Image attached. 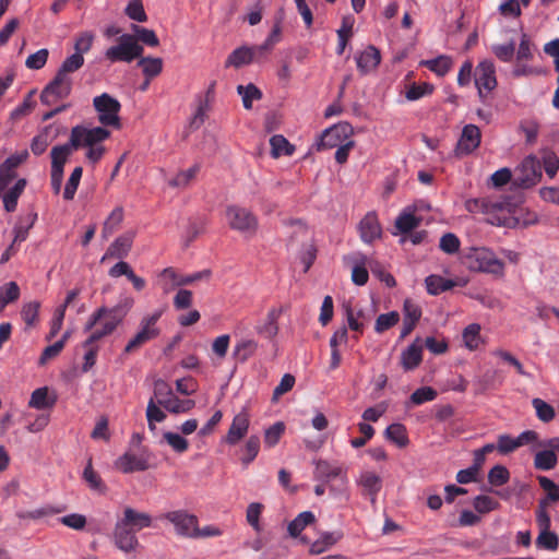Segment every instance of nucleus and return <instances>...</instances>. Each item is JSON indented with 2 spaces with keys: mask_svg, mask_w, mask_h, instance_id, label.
<instances>
[{
  "mask_svg": "<svg viewBox=\"0 0 559 559\" xmlns=\"http://www.w3.org/2000/svg\"><path fill=\"white\" fill-rule=\"evenodd\" d=\"M259 450L260 438L258 436L249 437L243 448V456L241 457L242 464H250L258 456Z\"/></svg>",
  "mask_w": 559,
  "mask_h": 559,
  "instance_id": "5fc2aeb1",
  "label": "nucleus"
},
{
  "mask_svg": "<svg viewBox=\"0 0 559 559\" xmlns=\"http://www.w3.org/2000/svg\"><path fill=\"white\" fill-rule=\"evenodd\" d=\"M134 235L132 233H126L118 237L107 249L103 260L106 258L123 259L128 255L131 250Z\"/></svg>",
  "mask_w": 559,
  "mask_h": 559,
  "instance_id": "5701e85b",
  "label": "nucleus"
},
{
  "mask_svg": "<svg viewBox=\"0 0 559 559\" xmlns=\"http://www.w3.org/2000/svg\"><path fill=\"white\" fill-rule=\"evenodd\" d=\"M542 178V165L535 156L526 157L515 169L513 183L521 188L535 186Z\"/></svg>",
  "mask_w": 559,
  "mask_h": 559,
  "instance_id": "9b49d317",
  "label": "nucleus"
},
{
  "mask_svg": "<svg viewBox=\"0 0 559 559\" xmlns=\"http://www.w3.org/2000/svg\"><path fill=\"white\" fill-rule=\"evenodd\" d=\"M316 521V516L311 511L299 513L287 526L288 534L292 537H298L300 533Z\"/></svg>",
  "mask_w": 559,
  "mask_h": 559,
  "instance_id": "473e14b6",
  "label": "nucleus"
},
{
  "mask_svg": "<svg viewBox=\"0 0 559 559\" xmlns=\"http://www.w3.org/2000/svg\"><path fill=\"white\" fill-rule=\"evenodd\" d=\"M437 395V391L431 386H421L412 393L411 402L415 405H421L426 402L433 401Z\"/></svg>",
  "mask_w": 559,
  "mask_h": 559,
  "instance_id": "e2e57ef3",
  "label": "nucleus"
},
{
  "mask_svg": "<svg viewBox=\"0 0 559 559\" xmlns=\"http://www.w3.org/2000/svg\"><path fill=\"white\" fill-rule=\"evenodd\" d=\"M163 518L174 525L177 535L187 538L198 535V518L187 510L169 511Z\"/></svg>",
  "mask_w": 559,
  "mask_h": 559,
  "instance_id": "f8f14e48",
  "label": "nucleus"
},
{
  "mask_svg": "<svg viewBox=\"0 0 559 559\" xmlns=\"http://www.w3.org/2000/svg\"><path fill=\"white\" fill-rule=\"evenodd\" d=\"M421 64L437 75L444 76L452 68V60L448 56H439L435 59L425 60Z\"/></svg>",
  "mask_w": 559,
  "mask_h": 559,
  "instance_id": "e433bc0d",
  "label": "nucleus"
},
{
  "mask_svg": "<svg viewBox=\"0 0 559 559\" xmlns=\"http://www.w3.org/2000/svg\"><path fill=\"white\" fill-rule=\"evenodd\" d=\"M384 435L388 440L395 443L399 448H405L409 442L406 428L402 424L390 425L385 429Z\"/></svg>",
  "mask_w": 559,
  "mask_h": 559,
  "instance_id": "c9c22d12",
  "label": "nucleus"
},
{
  "mask_svg": "<svg viewBox=\"0 0 559 559\" xmlns=\"http://www.w3.org/2000/svg\"><path fill=\"white\" fill-rule=\"evenodd\" d=\"M20 297V287L15 282H9L0 287V312Z\"/></svg>",
  "mask_w": 559,
  "mask_h": 559,
  "instance_id": "c03bdc74",
  "label": "nucleus"
},
{
  "mask_svg": "<svg viewBox=\"0 0 559 559\" xmlns=\"http://www.w3.org/2000/svg\"><path fill=\"white\" fill-rule=\"evenodd\" d=\"M84 64V57L80 53H72L68 58L64 59L61 67L57 71L66 76H70L71 73H74L79 69H81Z\"/></svg>",
  "mask_w": 559,
  "mask_h": 559,
  "instance_id": "8fccbe9b",
  "label": "nucleus"
},
{
  "mask_svg": "<svg viewBox=\"0 0 559 559\" xmlns=\"http://www.w3.org/2000/svg\"><path fill=\"white\" fill-rule=\"evenodd\" d=\"M253 62L252 49L247 46L235 49L226 59L225 67L241 68Z\"/></svg>",
  "mask_w": 559,
  "mask_h": 559,
  "instance_id": "7c9ffc66",
  "label": "nucleus"
},
{
  "mask_svg": "<svg viewBox=\"0 0 559 559\" xmlns=\"http://www.w3.org/2000/svg\"><path fill=\"white\" fill-rule=\"evenodd\" d=\"M115 545L123 552L135 550L139 545L136 533L124 524L120 519L114 530Z\"/></svg>",
  "mask_w": 559,
  "mask_h": 559,
  "instance_id": "4468645a",
  "label": "nucleus"
},
{
  "mask_svg": "<svg viewBox=\"0 0 559 559\" xmlns=\"http://www.w3.org/2000/svg\"><path fill=\"white\" fill-rule=\"evenodd\" d=\"M73 80L61 73H56L53 80L45 86L40 94V102L44 105H51L58 99L67 98L72 91Z\"/></svg>",
  "mask_w": 559,
  "mask_h": 559,
  "instance_id": "9d476101",
  "label": "nucleus"
},
{
  "mask_svg": "<svg viewBox=\"0 0 559 559\" xmlns=\"http://www.w3.org/2000/svg\"><path fill=\"white\" fill-rule=\"evenodd\" d=\"M56 396L49 397L48 388L43 386L33 391L28 406L36 409L51 408L56 404Z\"/></svg>",
  "mask_w": 559,
  "mask_h": 559,
  "instance_id": "2f4dec72",
  "label": "nucleus"
},
{
  "mask_svg": "<svg viewBox=\"0 0 559 559\" xmlns=\"http://www.w3.org/2000/svg\"><path fill=\"white\" fill-rule=\"evenodd\" d=\"M270 144L273 157H280L282 155L290 156L295 151L294 146L287 141V139L281 134L273 135L270 139Z\"/></svg>",
  "mask_w": 559,
  "mask_h": 559,
  "instance_id": "79ce46f5",
  "label": "nucleus"
},
{
  "mask_svg": "<svg viewBox=\"0 0 559 559\" xmlns=\"http://www.w3.org/2000/svg\"><path fill=\"white\" fill-rule=\"evenodd\" d=\"M285 431V425L277 421L265 430L264 443L267 448L275 447Z\"/></svg>",
  "mask_w": 559,
  "mask_h": 559,
  "instance_id": "13d9d810",
  "label": "nucleus"
},
{
  "mask_svg": "<svg viewBox=\"0 0 559 559\" xmlns=\"http://www.w3.org/2000/svg\"><path fill=\"white\" fill-rule=\"evenodd\" d=\"M200 171V165L194 164L187 170L180 171L169 181L171 187H187L191 180L195 178L198 173Z\"/></svg>",
  "mask_w": 559,
  "mask_h": 559,
  "instance_id": "6e6d98bb",
  "label": "nucleus"
},
{
  "mask_svg": "<svg viewBox=\"0 0 559 559\" xmlns=\"http://www.w3.org/2000/svg\"><path fill=\"white\" fill-rule=\"evenodd\" d=\"M195 406L193 400H180L174 395L170 400L163 401L162 407L173 414L188 413Z\"/></svg>",
  "mask_w": 559,
  "mask_h": 559,
  "instance_id": "ea45409f",
  "label": "nucleus"
},
{
  "mask_svg": "<svg viewBox=\"0 0 559 559\" xmlns=\"http://www.w3.org/2000/svg\"><path fill=\"white\" fill-rule=\"evenodd\" d=\"M82 174L83 168L80 166L75 167L71 173L63 190V199L66 201H71L74 199L75 192L82 178Z\"/></svg>",
  "mask_w": 559,
  "mask_h": 559,
  "instance_id": "49530a36",
  "label": "nucleus"
},
{
  "mask_svg": "<svg viewBox=\"0 0 559 559\" xmlns=\"http://www.w3.org/2000/svg\"><path fill=\"white\" fill-rule=\"evenodd\" d=\"M481 133L477 126L467 124L463 128L461 138L456 144L457 155H467L476 150L480 144Z\"/></svg>",
  "mask_w": 559,
  "mask_h": 559,
  "instance_id": "2eb2a0df",
  "label": "nucleus"
},
{
  "mask_svg": "<svg viewBox=\"0 0 559 559\" xmlns=\"http://www.w3.org/2000/svg\"><path fill=\"white\" fill-rule=\"evenodd\" d=\"M475 85L481 97L484 91L491 92L497 86L496 67L491 60L480 61L475 69Z\"/></svg>",
  "mask_w": 559,
  "mask_h": 559,
  "instance_id": "ddd939ff",
  "label": "nucleus"
},
{
  "mask_svg": "<svg viewBox=\"0 0 559 559\" xmlns=\"http://www.w3.org/2000/svg\"><path fill=\"white\" fill-rule=\"evenodd\" d=\"M134 299L131 296H120L117 305L114 307H99L88 318L84 330L92 331L91 335L83 342L82 346L86 349L82 371L87 372L96 362L98 346L95 345L99 340L112 334L123 322L127 314L133 308Z\"/></svg>",
  "mask_w": 559,
  "mask_h": 559,
  "instance_id": "f257e3e1",
  "label": "nucleus"
},
{
  "mask_svg": "<svg viewBox=\"0 0 559 559\" xmlns=\"http://www.w3.org/2000/svg\"><path fill=\"white\" fill-rule=\"evenodd\" d=\"M463 263L475 272H484L492 275H503L504 263L496 254L485 248H469L463 255Z\"/></svg>",
  "mask_w": 559,
  "mask_h": 559,
  "instance_id": "7ed1b4c3",
  "label": "nucleus"
},
{
  "mask_svg": "<svg viewBox=\"0 0 559 559\" xmlns=\"http://www.w3.org/2000/svg\"><path fill=\"white\" fill-rule=\"evenodd\" d=\"M120 520L135 533L143 528L151 527L153 523V519L148 513L140 512L131 507L124 508L123 515Z\"/></svg>",
  "mask_w": 559,
  "mask_h": 559,
  "instance_id": "aec40b11",
  "label": "nucleus"
},
{
  "mask_svg": "<svg viewBox=\"0 0 559 559\" xmlns=\"http://www.w3.org/2000/svg\"><path fill=\"white\" fill-rule=\"evenodd\" d=\"M355 60L359 73L366 75L378 68L381 62V53L374 46L369 45L355 57Z\"/></svg>",
  "mask_w": 559,
  "mask_h": 559,
  "instance_id": "dca6fc26",
  "label": "nucleus"
},
{
  "mask_svg": "<svg viewBox=\"0 0 559 559\" xmlns=\"http://www.w3.org/2000/svg\"><path fill=\"white\" fill-rule=\"evenodd\" d=\"M83 478L88 484L90 488L98 492H105L106 486L100 476L93 469L91 462L84 468Z\"/></svg>",
  "mask_w": 559,
  "mask_h": 559,
  "instance_id": "4d7b16f0",
  "label": "nucleus"
},
{
  "mask_svg": "<svg viewBox=\"0 0 559 559\" xmlns=\"http://www.w3.org/2000/svg\"><path fill=\"white\" fill-rule=\"evenodd\" d=\"M144 48L135 37L130 34H123L118 38V45L111 46L106 50V58L111 62H131L143 55Z\"/></svg>",
  "mask_w": 559,
  "mask_h": 559,
  "instance_id": "423d86ee",
  "label": "nucleus"
},
{
  "mask_svg": "<svg viewBox=\"0 0 559 559\" xmlns=\"http://www.w3.org/2000/svg\"><path fill=\"white\" fill-rule=\"evenodd\" d=\"M160 316L162 311H156L141 319L140 329L135 335L127 343L124 353L130 354L144 344L155 340L159 335L160 330L157 326V322Z\"/></svg>",
  "mask_w": 559,
  "mask_h": 559,
  "instance_id": "0eeeda50",
  "label": "nucleus"
},
{
  "mask_svg": "<svg viewBox=\"0 0 559 559\" xmlns=\"http://www.w3.org/2000/svg\"><path fill=\"white\" fill-rule=\"evenodd\" d=\"M237 92L242 98V105L246 109L252 108V102L262 98V92L254 84L238 85Z\"/></svg>",
  "mask_w": 559,
  "mask_h": 559,
  "instance_id": "58836bf2",
  "label": "nucleus"
},
{
  "mask_svg": "<svg viewBox=\"0 0 559 559\" xmlns=\"http://www.w3.org/2000/svg\"><path fill=\"white\" fill-rule=\"evenodd\" d=\"M314 476L317 479L326 481L337 477H346L342 466L331 464L330 462L324 460H320L316 463Z\"/></svg>",
  "mask_w": 559,
  "mask_h": 559,
  "instance_id": "bb28decb",
  "label": "nucleus"
},
{
  "mask_svg": "<svg viewBox=\"0 0 559 559\" xmlns=\"http://www.w3.org/2000/svg\"><path fill=\"white\" fill-rule=\"evenodd\" d=\"M480 325L478 323L468 324L462 333L464 345L469 350H476L483 344V338L480 335Z\"/></svg>",
  "mask_w": 559,
  "mask_h": 559,
  "instance_id": "72a5a7b5",
  "label": "nucleus"
},
{
  "mask_svg": "<svg viewBox=\"0 0 559 559\" xmlns=\"http://www.w3.org/2000/svg\"><path fill=\"white\" fill-rule=\"evenodd\" d=\"M533 406L536 411L538 419H540L542 421L549 423L550 420L554 419L555 409L550 404L546 403L540 399H534Z\"/></svg>",
  "mask_w": 559,
  "mask_h": 559,
  "instance_id": "0e129e2a",
  "label": "nucleus"
},
{
  "mask_svg": "<svg viewBox=\"0 0 559 559\" xmlns=\"http://www.w3.org/2000/svg\"><path fill=\"white\" fill-rule=\"evenodd\" d=\"M132 31L136 41H141L150 47H157L159 45V39L153 29L133 24Z\"/></svg>",
  "mask_w": 559,
  "mask_h": 559,
  "instance_id": "de8ad7c7",
  "label": "nucleus"
},
{
  "mask_svg": "<svg viewBox=\"0 0 559 559\" xmlns=\"http://www.w3.org/2000/svg\"><path fill=\"white\" fill-rule=\"evenodd\" d=\"M427 292L430 295H439L445 290H449L453 287V282L450 280H445L439 275H430L425 281Z\"/></svg>",
  "mask_w": 559,
  "mask_h": 559,
  "instance_id": "37998d69",
  "label": "nucleus"
},
{
  "mask_svg": "<svg viewBox=\"0 0 559 559\" xmlns=\"http://www.w3.org/2000/svg\"><path fill=\"white\" fill-rule=\"evenodd\" d=\"M536 546L538 548L547 550H557L559 546V539L557 534L550 532V530L540 531L539 535L536 538Z\"/></svg>",
  "mask_w": 559,
  "mask_h": 559,
  "instance_id": "864d4df0",
  "label": "nucleus"
},
{
  "mask_svg": "<svg viewBox=\"0 0 559 559\" xmlns=\"http://www.w3.org/2000/svg\"><path fill=\"white\" fill-rule=\"evenodd\" d=\"M123 219V210L118 206L111 211L109 216L104 223L102 235L104 238H108L117 229Z\"/></svg>",
  "mask_w": 559,
  "mask_h": 559,
  "instance_id": "a18cd8bd",
  "label": "nucleus"
},
{
  "mask_svg": "<svg viewBox=\"0 0 559 559\" xmlns=\"http://www.w3.org/2000/svg\"><path fill=\"white\" fill-rule=\"evenodd\" d=\"M473 507L478 513L485 514L497 510L500 503L492 497L479 495L474 498Z\"/></svg>",
  "mask_w": 559,
  "mask_h": 559,
  "instance_id": "3c124183",
  "label": "nucleus"
},
{
  "mask_svg": "<svg viewBox=\"0 0 559 559\" xmlns=\"http://www.w3.org/2000/svg\"><path fill=\"white\" fill-rule=\"evenodd\" d=\"M360 238L366 243L381 237L382 228L376 212H368L359 223Z\"/></svg>",
  "mask_w": 559,
  "mask_h": 559,
  "instance_id": "f3484780",
  "label": "nucleus"
},
{
  "mask_svg": "<svg viewBox=\"0 0 559 559\" xmlns=\"http://www.w3.org/2000/svg\"><path fill=\"white\" fill-rule=\"evenodd\" d=\"M258 348V343L253 340L242 338L234 347V358L240 362L247 361L252 357Z\"/></svg>",
  "mask_w": 559,
  "mask_h": 559,
  "instance_id": "f704fd0d",
  "label": "nucleus"
},
{
  "mask_svg": "<svg viewBox=\"0 0 559 559\" xmlns=\"http://www.w3.org/2000/svg\"><path fill=\"white\" fill-rule=\"evenodd\" d=\"M400 321V314L396 311L380 314L374 324V331L377 333H383L386 330L394 326Z\"/></svg>",
  "mask_w": 559,
  "mask_h": 559,
  "instance_id": "603ef678",
  "label": "nucleus"
},
{
  "mask_svg": "<svg viewBox=\"0 0 559 559\" xmlns=\"http://www.w3.org/2000/svg\"><path fill=\"white\" fill-rule=\"evenodd\" d=\"M249 415L247 412H240L237 414L228 429L225 437V442L229 445L237 444L248 432L249 429Z\"/></svg>",
  "mask_w": 559,
  "mask_h": 559,
  "instance_id": "6ab92c4d",
  "label": "nucleus"
},
{
  "mask_svg": "<svg viewBox=\"0 0 559 559\" xmlns=\"http://www.w3.org/2000/svg\"><path fill=\"white\" fill-rule=\"evenodd\" d=\"M350 133L352 127L348 123L335 124L323 132L318 150L335 147L343 138H347Z\"/></svg>",
  "mask_w": 559,
  "mask_h": 559,
  "instance_id": "a211bd4d",
  "label": "nucleus"
},
{
  "mask_svg": "<svg viewBox=\"0 0 559 559\" xmlns=\"http://www.w3.org/2000/svg\"><path fill=\"white\" fill-rule=\"evenodd\" d=\"M225 216L230 229L236 230L246 237H252L259 228L257 215L247 207L230 204L225 210Z\"/></svg>",
  "mask_w": 559,
  "mask_h": 559,
  "instance_id": "20e7f679",
  "label": "nucleus"
},
{
  "mask_svg": "<svg viewBox=\"0 0 559 559\" xmlns=\"http://www.w3.org/2000/svg\"><path fill=\"white\" fill-rule=\"evenodd\" d=\"M414 209L406 207L403 210L395 219V228L401 234H407L417 228L421 219L414 214Z\"/></svg>",
  "mask_w": 559,
  "mask_h": 559,
  "instance_id": "cd10ccee",
  "label": "nucleus"
},
{
  "mask_svg": "<svg viewBox=\"0 0 559 559\" xmlns=\"http://www.w3.org/2000/svg\"><path fill=\"white\" fill-rule=\"evenodd\" d=\"M513 203L508 199L478 198L465 202V209L469 213L487 215V222L491 225L506 224L508 215L513 211Z\"/></svg>",
  "mask_w": 559,
  "mask_h": 559,
  "instance_id": "f03ea898",
  "label": "nucleus"
},
{
  "mask_svg": "<svg viewBox=\"0 0 559 559\" xmlns=\"http://www.w3.org/2000/svg\"><path fill=\"white\" fill-rule=\"evenodd\" d=\"M110 136V131L104 127L86 128L75 126L71 129L70 139L71 146L75 150L80 147H90L99 145Z\"/></svg>",
  "mask_w": 559,
  "mask_h": 559,
  "instance_id": "6e6552de",
  "label": "nucleus"
},
{
  "mask_svg": "<svg viewBox=\"0 0 559 559\" xmlns=\"http://www.w3.org/2000/svg\"><path fill=\"white\" fill-rule=\"evenodd\" d=\"M359 484L362 486L364 490L370 496L371 502L376 501V497L378 492L381 490L382 480L380 476H378L373 472H364L360 475Z\"/></svg>",
  "mask_w": 559,
  "mask_h": 559,
  "instance_id": "c756f323",
  "label": "nucleus"
},
{
  "mask_svg": "<svg viewBox=\"0 0 559 559\" xmlns=\"http://www.w3.org/2000/svg\"><path fill=\"white\" fill-rule=\"evenodd\" d=\"M164 440L168 443V445L176 451L177 453H183L189 448V442L182 436L167 431L163 435Z\"/></svg>",
  "mask_w": 559,
  "mask_h": 559,
  "instance_id": "680f3d73",
  "label": "nucleus"
},
{
  "mask_svg": "<svg viewBox=\"0 0 559 559\" xmlns=\"http://www.w3.org/2000/svg\"><path fill=\"white\" fill-rule=\"evenodd\" d=\"M73 151H75V148L71 146L70 141L63 145H57L51 148L50 185L55 194H59L61 191L63 168Z\"/></svg>",
  "mask_w": 559,
  "mask_h": 559,
  "instance_id": "1a4fd4ad",
  "label": "nucleus"
},
{
  "mask_svg": "<svg viewBox=\"0 0 559 559\" xmlns=\"http://www.w3.org/2000/svg\"><path fill=\"white\" fill-rule=\"evenodd\" d=\"M537 480L540 488L546 492V497L539 501H546V506L551 502L559 501V485H557L550 478L542 475L537 476Z\"/></svg>",
  "mask_w": 559,
  "mask_h": 559,
  "instance_id": "a19ab883",
  "label": "nucleus"
},
{
  "mask_svg": "<svg viewBox=\"0 0 559 559\" xmlns=\"http://www.w3.org/2000/svg\"><path fill=\"white\" fill-rule=\"evenodd\" d=\"M138 67L142 69L145 79L152 80L163 71V59L158 57H140Z\"/></svg>",
  "mask_w": 559,
  "mask_h": 559,
  "instance_id": "c85d7f7f",
  "label": "nucleus"
},
{
  "mask_svg": "<svg viewBox=\"0 0 559 559\" xmlns=\"http://www.w3.org/2000/svg\"><path fill=\"white\" fill-rule=\"evenodd\" d=\"M126 14L136 22H146L147 20V15L141 0H131L126 8Z\"/></svg>",
  "mask_w": 559,
  "mask_h": 559,
  "instance_id": "69168bd1",
  "label": "nucleus"
},
{
  "mask_svg": "<svg viewBox=\"0 0 559 559\" xmlns=\"http://www.w3.org/2000/svg\"><path fill=\"white\" fill-rule=\"evenodd\" d=\"M174 395L171 388L165 380L157 379L154 382V396L156 397L159 406H162L163 401L170 400Z\"/></svg>",
  "mask_w": 559,
  "mask_h": 559,
  "instance_id": "338daca9",
  "label": "nucleus"
},
{
  "mask_svg": "<svg viewBox=\"0 0 559 559\" xmlns=\"http://www.w3.org/2000/svg\"><path fill=\"white\" fill-rule=\"evenodd\" d=\"M26 185V179H17L13 187L0 194L2 197L3 207L7 212L12 213L16 210L19 198L24 192Z\"/></svg>",
  "mask_w": 559,
  "mask_h": 559,
  "instance_id": "393cba45",
  "label": "nucleus"
},
{
  "mask_svg": "<svg viewBox=\"0 0 559 559\" xmlns=\"http://www.w3.org/2000/svg\"><path fill=\"white\" fill-rule=\"evenodd\" d=\"M558 457L552 451H538L534 456V467L538 471H550L557 465Z\"/></svg>",
  "mask_w": 559,
  "mask_h": 559,
  "instance_id": "4c0bfd02",
  "label": "nucleus"
},
{
  "mask_svg": "<svg viewBox=\"0 0 559 559\" xmlns=\"http://www.w3.org/2000/svg\"><path fill=\"white\" fill-rule=\"evenodd\" d=\"M93 106L98 115V121L103 127H121L119 112L121 104L119 100L107 93L94 97Z\"/></svg>",
  "mask_w": 559,
  "mask_h": 559,
  "instance_id": "39448f33",
  "label": "nucleus"
},
{
  "mask_svg": "<svg viewBox=\"0 0 559 559\" xmlns=\"http://www.w3.org/2000/svg\"><path fill=\"white\" fill-rule=\"evenodd\" d=\"M160 275L168 277L173 282L174 286H186L201 280H209L211 271L203 270L190 275H178L173 267H166L162 271Z\"/></svg>",
  "mask_w": 559,
  "mask_h": 559,
  "instance_id": "4be33fe9",
  "label": "nucleus"
},
{
  "mask_svg": "<svg viewBox=\"0 0 559 559\" xmlns=\"http://www.w3.org/2000/svg\"><path fill=\"white\" fill-rule=\"evenodd\" d=\"M283 307H273L269 310L263 324L257 326V332L266 338H273L278 333L277 321L283 313Z\"/></svg>",
  "mask_w": 559,
  "mask_h": 559,
  "instance_id": "b1692460",
  "label": "nucleus"
},
{
  "mask_svg": "<svg viewBox=\"0 0 559 559\" xmlns=\"http://www.w3.org/2000/svg\"><path fill=\"white\" fill-rule=\"evenodd\" d=\"M116 467L128 474L147 469L148 463L144 456L127 452L116 461Z\"/></svg>",
  "mask_w": 559,
  "mask_h": 559,
  "instance_id": "412c9836",
  "label": "nucleus"
},
{
  "mask_svg": "<svg viewBox=\"0 0 559 559\" xmlns=\"http://www.w3.org/2000/svg\"><path fill=\"white\" fill-rule=\"evenodd\" d=\"M264 509V506L260 502H251L247 507L246 511V520L248 524L255 531L261 532L262 527L260 524V516L262 514V511Z\"/></svg>",
  "mask_w": 559,
  "mask_h": 559,
  "instance_id": "09e8293b",
  "label": "nucleus"
},
{
  "mask_svg": "<svg viewBox=\"0 0 559 559\" xmlns=\"http://www.w3.org/2000/svg\"><path fill=\"white\" fill-rule=\"evenodd\" d=\"M460 245L461 241L459 237L452 233H448L441 237L439 247L443 252L453 254L459 251Z\"/></svg>",
  "mask_w": 559,
  "mask_h": 559,
  "instance_id": "774afa93",
  "label": "nucleus"
},
{
  "mask_svg": "<svg viewBox=\"0 0 559 559\" xmlns=\"http://www.w3.org/2000/svg\"><path fill=\"white\" fill-rule=\"evenodd\" d=\"M39 308L40 302L36 300L27 302L23 306L21 316L27 326H33L37 322Z\"/></svg>",
  "mask_w": 559,
  "mask_h": 559,
  "instance_id": "052dcab7",
  "label": "nucleus"
},
{
  "mask_svg": "<svg viewBox=\"0 0 559 559\" xmlns=\"http://www.w3.org/2000/svg\"><path fill=\"white\" fill-rule=\"evenodd\" d=\"M510 479V473L503 465L493 466L488 473V481L492 486H502Z\"/></svg>",
  "mask_w": 559,
  "mask_h": 559,
  "instance_id": "bf43d9fd",
  "label": "nucleus"
},
{
  "mask_svg": "<svg viewBox=\"0 0 559 559\" xmlns=\"http://www.w3.org/2000/svg\"><path fill=\"white\" fill-rule=\"evenodd\" d=\"M423 360V346L417 338L412 343L401 355V364L403 368L408 371L413 370L420 365Z\"/></svg>",
  "mask_w": 559,
  "mask_h": 559,
  "instance_id": "a878e982",
  "label": "nucleus"
}]
</instances>
